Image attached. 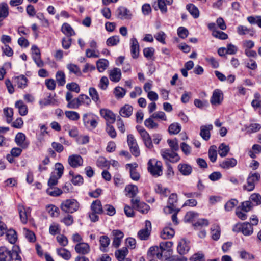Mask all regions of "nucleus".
<instances>
[{"instance_id": "4c0bfd02", "label": "nucleus", "mask_w": 261, "mask_h": 261, "mask_svg": "<svg viewBox=\"0 0 261 261\" xmlns=\"http://www.w3.org/2000/svg\"><path fill=\"white\" fill-rule=\"evenodd\" d=\"M108 65V61L105 59H99L96 63L97 68L100 72L104 71Z\"/></svg>"}, {"instance_id": "5fc2aeb1", "label": "nucleus", "mask_w": 261, "mask_h": 261, "mask_svg": "<svg viewBox=\"0 0 261 261\" xmlns=\"http://www.w3.org/2000/svg\"><path fill=\"white\" fill-rule=\"evenodd\" d=\"M249 201L254 202L255 205H258L261 203V195L258 193H253L250 196Z\"/></svg>"}, {"instance_id": "bb28decb", "label": "nucleus", "mask_w": 261, "mask_h": 261, "mask_svg": "<svg viewBox=\"0 0 261 261\" xmlns=\"http://www.w3.org/2000/svg\"><path fill=\"white\" fill-rule=\"evenodd\" d=\"M14 81L19 88L24 89L27 86L28 79L23 75L15 77Z\"/></svg>"}, {"instance_id": "13d9d810", "label": "nucleus", "mask_w": 261, "mask_h": 261, "mask_svg": "<svg viewBox=\"0 0 261 261\" xmlns=\"http://www.w3.org/2000/svg\"><path fill=\"white\" fill-rule=\"evenodd\" d=\"M4 113L7 118V122L10 123L12 121V117L13 115V110L12 108H6L4 109Z\"/></svg>"}, {"instance_id": "603ef678", "label": "nucleus", "mask_w": 261, "mask_h": 261, "mask_svg": "<svg viewBox=\"0 0 261 261\" xmlns=\"http://www.w3.org/2000/svg\"><path fill=\"white\" fill-rule=\"evenodd\" d=\"M89 94L92 99L95 101H99L100 98L97 91L95 88L90 87L89 89Z\"/></svg>"}, {"instance_id": "0eeeda50", "label": "nucleus", "mask_w": 261, "mask_h": 261, "mask_svg": "<svg viewBox=\"0 0 261 261\" xmlns=\"http://www.w3.org/2000/svg\"><path fill=\"white\" fill-rule=\"evenodd\" d=\"M127 143L133 155L136 157L139 156L140 150L137 141L133 135L129 134L127 136Z\"/></svg>"}, {"instance_id": "f03ea898", "label": "nucleus", "mask_w": 261, "mask_h": 261, "mask_svg": "<svg viewBox=\"0 0 261 261\" xmlns=\"http://www.w3.org/2000/svg\"><path fill=\"white\" fill-rule=\"evenodd\" d=\"M148 170L150 174L155 177L162 174V164L161 161L155 159H150L148 162Z\"/></svg>"}, {"instance_id": "1a4fd4ad", "label": "nucleus", "mask_w": 261, "mask_h": 261, "mask_svg": "<svg viewBox=\"0 0 261 261\" xmlns=\"http://www.w3.org/2000/svg\"><path fill=\"white\" fill-rule=\"evenodd\" d=\"M151 230V224L149 221H145V228L142 229L138 232V237L141 240H146L148 239Z\"/></svg>"}, {"instance_id": "cd10ccee", "label": "nucleus", "mask_w": 261, "mask_h": 261, "mask_svg": "<svg viewBox=\"0 0 261 261\" xmlns=\"http://www.w3.org/2000/svg\"><path fill=\"white\" fill-rule=\"evenodd\" d=\"M211 234L212 238L214 240H218L220 237L221 229L218 224H213L211 228Z\"/></svg>"}, {"instance_id": "09e8293b", "label": "nucleus", "mask_w": 261, "mask_h": 261, "mask_svg": "<svg viewBox=\"0 0 261 261\" xmlns=\"http://www.w3.org/2000/svg\"><path fill=\"white\" fill-rule=\"evenodd\" d=\"M47 193L52 196H58L61 195L63 191L58 188L52 187H48L46 190Z\"/></svg>"}, {"instance_id": "c9c22d12", "label": "nucleus", "mask_w": 261, "mask_h": 261, "mask_svg": "<svg viewBox=\"0 0 261 261\" xmlns=\"http://www.w3.org/2000/svg\"><path fill=\"white\" fill-rule=\"evenodd\" d=\"M7 239L12 244L15 243L17 240L16 232L13 229H9L6 232Z\"/></svg>"}, {"instance_id": "ddd939ff", "label": "nucleus", "mask_w": 261, "mask_h": 261, "mask_svg": "<svg viewBox=\"0 0 261 261\" xmlns=\"http://www.w3.org/2000/svg\"><path fill=\"white\" fill-rule=\"evenodd\" d=\"M68 162L71 167L77 168L82 165L83 160L79 154H72L68 157Z\"/></svg>"}, {"instance_id": "e2e57ef3", "label": "nucleus", "mask_w": 261, "mask_h": 261, "mask_svg": "<svg viewBox=\"0 0 261 261\" xmlns=\"http://www.w3.org/2000/svg\"><path fill=\"white\" fill-rule=\"evenodd\" d=\"M212 35L214 37L221 40H226L228 37L227 34L222 31H220L218 30L215 31L214 32H212Z\"/></svg>"}, {"instance_id": "f8f14e48", "label": "nucleus", "mask_w": 261, "mask_h": 261, "mask_svg": "<svg viewBox=\"0 0 261 261\" xmlns=\"http://www.w3.org/2000/svg\"><path fill=\"white\" fill-rule=\"evenodd\" d=\"M18 210L21 221L22 223L26 224L29 217L30 216V209L29 208L24 207L22 205H19L18 206Z\"/></svg>"}, {"instance_id": "7c9ffc66", "label": "nucleus", "mask_w": 261, "mask_h": 261, "mask_svg": "<svg viewBox=\"0 0 261 261\" xmlns=\"http://www.w3.org/2000/svg\"><path fill=\"white\" fill-rule=\"evenodd\" d=\"M141 136L146 147L151 149L153 147L152 142L149 134L147 132H143Z\"/></svg>"}, {"instance_id": "864d4df0", "label": "nucleus", "mask_w": 261, "mask_h": 261, "mask_svg": "<svg viewBox=\"0 0 261 261\" xmlns=\"http://www.w3.org/2000/svg\"><path fill=\"white\" fill-rule=\"evenodd\" d=\"M254 99L251 102V105L254 108H261L260 95L258 93H255L254 95Z\"/></svg>"}, {"instance_id": "ea45409f", "label": "nucleus", "mask_w": 261, "mask_h": 261, "mask_svg": "<svg viewBox=\"0 0 261 261\" xmlns=\"http://www.w3.org/2000/svg\"><path fill=\"white\" fill-rule=\"evenodd\" d=\"M125 191L127 195L129 197L134 198L138 193V187L135 185H129L126 187Z\"/></svg>"}, {"instance_id": "2eb2a0df", "label": "nucleus", "mask_w": 261, "mask_h": 261, "mask_svg": "<svg viewBox=\"0 0 261 261\" xmlns=\"http://www.w3.org/2000/svg\"><path fill=\"white\" fill-rule=\"evenodd\" d=\"M114 236L112 245L115 248H118L120 246L121 240L124 237L123 233L120 230H113L112 232Z\"/></svg>"}, {"instance_id": "b1692460", "label": "nucleus", "mask_w": 261, "mask_h": 261, "mask_svg": "<svg viewBox=\"0 0 261 261\" xmlns=\"http://www.w3.org/2000/svg\"><path fill=\"white\" fill-rule=\"evenodd\" d=\"M121 77V72L120 69L115 68L110 71V79L114 82H118L120 81Z\"/></svg>"}, {"instance_id": "a878e982", "label": "nucleus", "mask_w": 261, "mask_h": 261, "mask_svg": "<svg viewBox=\"0 0 261 261\" xmlns=\"http://www.w3.org/2000/svg\"><path fill=\"white\" fill-rule=\"evenodd\" d=\"M133 111V108L132 106L125 104L120 109L119 114L122 117H129L132 115Z\"/></svg>"}, {"instance_id": "4d7b16f0", "label": "nucleus", "mask_w": 261, "mask_h": 261, "mask_svg": "<svg viewBox=\"0 0 261 261\" xmlns=\"http://www.w3.org/2000/svg\"><path fill=\"white\" fill-rule=\"evenodd\" d=\"M152 118L155 119H159L162 121H166L167 117L165 113L163 111H158L151 114Z\"/></svg>"}, {"instance_id": "c756f323", "label": "nucleus", "mask_w": 261, "mask_h": 261, "mask_svg": "<svg viewBox=\"0 0 261 261\" xmlns=\"http://www.w3.org/2000/svg\"><path fill=\"white\" fill-rule=\"evenodd\" d=\"M178 169L181 174L185 176L190 175L192 171L191 166L187 164H179L178 165Z\"/></svg>"}, {"instance_id": "39448f33", "label": "nucleus", "mask_w": 261, "mask_h": 261, "mask_svg": "<svg viewBox=\"0 0 261 261\" xmlns=\"http://www.w3.org/2000/svg\"><path fill=\"white\" fill-rule=\"evenodd\" d=\"M175 151L172 150L165 149L162 150L161 155L164 159L167 160L166 162H169L170 161L175 163L180 160V157Z\"/></svg>"}, {"instance_id": "aec40b11", "label": "nucleus", "mask_w": 261, "mask_h": 261, "mask_svg": "<svg viewBox=\"0 0 261 261\" xmlns=\"http://www.w3.org/2000/svg\"><path fill=\"white\" fill-rule=\"evenodd\" d=\"M25 135L22 133H18L15 136V141L17 145L22 148H27L29 143L25 141Z\"/></svg>"}, {"instance_id": "338daca9", "label": "nucleus", "mask_w": 261, "mask_h": 261, "mask_svg": "<svg viewBox=\"0 0 261 261\" xmlns=\"http://www.w3.org/2000/svg\"><path fill=\"white\" fill-rule=\"evenodd\" d=\"M66 88L71 91L75 92L76 93L80 92V88L77 84L74 82L68 83L66 85Z\"/></svg>"}, {"instance_id": "3c124183", "label": "nucleus", "mask_w": 261, "mask_h": 261, "mask_svg": "<svg viewBox=\"0 0 261 261\" xmlns=\"http://www.w3.org/2000/svg\"><path fill=\"white\" fill-rule=\"evenodd\" d=\"M120 41L119 36L117 35L109 37L106 41L107 45L109 46L116 45Z\"/></svg>"}, {"instance_id": "bf43d9fd", "label": "nucleus", "mask_w": 261, "mask_h": 261, "mask_svg": "<svg viewBox=\"0 0 261 261\" xmlns=\"http://www.w3.org/2000/svg\"><path fill=\"white\" fill-rule=\"evenodd\" d=\"M65 114L68 118L71 120L76 121L80 118L79 114L74 111H67L65 112Z\"/></svg>"}, {"instance_id": "c85d7f7f", "label": "nucleus", "mask_w": 261, "mask_h": 261, "mask_svg": "<svg viewBox=\"0 0 261 261\" xmlns=\"http://www.w3.org/2000/svg\"><path fill=\"white\" fill-rule=\"evenodd\" d=\"M15 107L18 109V112L21 116H25L28 114L27 106L22 100H18L15 102Z\"/></svg>"}, {"instance_id": "680f3d73", "label": "nucleus", "mask_w": 261, "mask_h": 261, "mask_svg": "<svg viewBox=\"0 0 261 261\" xmlns=\"http://www.w3.org/2000/svg\"><path fill=\"white\" fill-rule=\"evenodd\" d=\"M99 242L100 247L105 250L110 244V239L107 236H102L100 237Z\"/></svg>"}, {"instance_id": "4468645a", "label": "nucleus", "mask_w": 261, "mask_h": 261, "mask_svg": "<svg viewBox=\"0 0 261 261\" xmlns=\"http://www.w3.org/2000/svg\"><path fill=\"white\" fill-rule=\"evenodd\" d=\"M130 53L133 58L137 59L139 55V44L135 38H133L130 41Z\"/></svg>"}, {"instance_id": "6e6d98bb", "label": "nucleus", "mask_w": 261, "mask_h": 261, "mask_svg": "<svg viewBox=\"0 0 261 261\" xmlns=\"http://www.w3.org/2000/svg\"><path fill=\"white\" fill-rule=\"evenodd\" d=\"M114 93L117 98H121L125 95L126 91L122 87H116L114 89Z\"/></svg>"}, {"instance_id": "dca6fc26", "label": "nucleus", "mask_w": 261, "mask_h": 261, "mask_svg": "<svg viewBox=\"0 0 261 261\" xmlns=\"http://www.w3.org/2000/svg\"><path fill=\"white\" fill-rule=\"evenodd\" d=\"M100 114L109 123H113L115 121V115L111 111L107 109H102L100 110Z\"/></svg>"}, {"instance_id": "473e14b6", "label": "nucleus", "mask_w": 261, "mask_h": 261, "mask_svg": "<svg viewBox=\"0 0 261 261\" xmlns=\"http://www.w3.org/2000/svg\"><path fill=\"white\" fill-rule=\"evenodd\" d=\"M128 249L126 247H123L121 249L116 251L115 254L119 261H123L128 254Z\"/></svg>"}, {"instance_id": "9b49d317", "label": "nucleus", "mask_w": 261, "mask_h": 261, "mask_svg": "<svg viewBox=\"0 0 261 261\" xmlns=\"http://www.w3.org/2000/svg\"><path fill=\"white\" fill-rule=\"evenodd\" d=\"M223 99V94L222 92L219 89H216L213 93L212 96L211 98V103L212 105H220Z\"/></svg>"}, {"instance_id": "412c9836", "label": "nucleus", "mask_w": 261, "mask_h": 261, "mask_svg": "<svg viewBox=\"0 0 261 261\" xmlns=\"http://www.w3.org/2000/svg\"><path fill=\"white\" fill-rule=\"evenodd\" d=\"M188 243L184 239L181 240L178 244L177 252L181 255L186 254L189 250Z\"/></svg>"}, {"instance_id": "774afa93", "label": "nucleus", "mask_w": 261, "mask_h": 261, "mask_svg": "<svg viewBox=\"0 0 261 261\" xmlns=\"http://www.w3.org/2000/svg\"><path fill=\"white\" fill-rule=\"evenodd\" d=\"M60 178V177H59V176L55 174V172L52 173L48 181V185L49 187H52L56 185L58 183V180Z\"/></svg>"}, {"instance_id": "20e7f679", "label": "nucleus", "mask_w": 261, "mask_h": 261, "mask_svg": "<svg viewBox=\"0 0 261 261\" xmlns=\"http://www.w3.org/2000/svg\"><path fill=\"white\" fill-rule=\"evenodd\" d=\"M235 232H242L245 236H250L253 232V228L249 223H238L233 228Z\"/></svg>"}, {"instance_id": "6ab92c4d", "label": "nucleus", "mask_w": 261, "mask_h": 261, "mask_svg": "<svg viewBox=\"0 0 261 261\" xmlns=\"http://www.w3.org/2000/svg\"><path fill=\"white\" fill-rule=\"evenodd\" d=\"M75 250L77 253L85 255L89 253L90 248L88 243L82 242L75 246Z\"/></svg>"}, {"instance_id": "7ed1b4c3", "label": "nucleus", "mask_w": 261, "mask_h": 261, "mask_svg": "<svg viewBox=\"0 0 261 261\" xmlns=\"http://www.w3.org/2000/svg\"><path fill=\"white\" fill-rule=\"evenodd\" d=\"M260 179V175L258 173H250L247 178L246 184L243 186V189L247 191H253L257 183Z\"/></svg>"}, {"instance_id": "9d476101", "label": "nucleus", "mask_w": 261, "mask_h": 261, "mask_svg": "<svg viewBox=\"0 0 261 261\" xmlns=\"http://www.w3.org/2000/svg\"><path fill=\"white\" fill-rule=\"evenodd\" d=\"M116 16L117 18L122 20L130 19L132 17V14L130 11L123 6L119 7L116 11Z\"/></svg>"}, {"instance_id": "a18cd8bd", "label": "nucleus", "mask_w": 261, "mask_h": 261, "mask_svg": "<svg viewBox=\"0 0 261 261\" xmlns=\"http://www.w3.org/2000/svg\"><path fill=\"white\" fill-rule=\"evenodd\" d=\"M57 252L59 255L66 260H69L71 256L70 252L65 248L57 249Z\"/></svg>"}, {"instance_id": "69168bd1", "label": "nucleus", "mask_w": 261, "mask_h": 261, "mask_svg": "<svg viewBox=\"0 0 261 261\" xmlns=\"http://www.w3.org/2000/svg\"><path fill=\"white\" fill-rule=\"evenodd\" d=\"M154 49L153 47H146L143 50L144 56L148 59H151L154 55Z\"/></svg>"}, {"instance_id": "052dcab7", "label": "nucleus", "mask_w": 261, "mask_h": 261, "mask_svg": "<svg viewBox=\"0 0 261 261\" xmlns=\"http://www.w3.org/2000/svg\"><path fill=\"white\" fill-rule=\"evenodd\" d=\"M155 191L157 193L162 194L165 196H167L170 193V191L168 188H164L161 185H158L156 186Z\"/></svg>"}, {"instance_id": "49530a36", "label": "nucleus", "mask_w": 261, "mask_h": 261, "mask_svg": "<svg viewBox=\"0 0 261 261\" xmlns=\"http://www.w3.org/2000/svg\"><path fill=\"white\" fill-rule=\"evenodd\" d=\"M217 147L215 145L211 146L208 150V157L212 162H215L217 160Z\"/></svg>"}, {"instance_id": "72a5a7b5", "label": "nucleus", "mask_w": 261, "mask_h": 261, "mask_svg": "<svg viewBox=\"0 0 261 261\" xmlns=\"http://www.w3.org/2000/svg\"><path fill=\"white\" fill-rule=\"evenodd\" d=\"M91 210L92 212L97 214H101L103 211L101 202L98 200H96L92 203L91 205Z\"/></svg>"}, {"instance_id": "79ce46f5", "label": "nucleus", "mask_w": 261, "mask_h": 261, "mask_svg": "<svg viewBox=\"0 0 261 261\" xmlns=\"http://www.w3.org/2000/svg\"><path fill=\"white\" fill-rule=\"evenodd\" d=\"M56 79L59 86H62L66 83L65 75L62 71H58L56 73Z\"/></svg>"}, {"instance_id": "5701e85b", "label": "nucleus", "mask_w": 261, "mask_h": 261, "mask_svg": "<svg viewBox=\"0 0 261 261\" xmlns=\"http://www.w3.org/2000/svg\"><path fill=\"white\" fill-rule=\"evenodd\" d=\"M0 257L4 258L5 261H11L12 259V253L5 246L0 247Z\"/></svg>"}, {"instance_id": "4be33fe9", "label": "nucleus", "mask_w": 261, "mask_h": 261, "mask_svg": "<svg viewBox=\"0 0 261 261\" xmlns=\"http://www.w3.org/2000/svg\"><path fill=\"white\" fill-rule=\"evenodd\" d=\"M237 164V161L235 159L233 158H228L221 162L220 163V166L224 169H228L235 167Z\"/></svg>"}, {"instance_id": "423d86ee", "label": "nucleus", "mask_w": 261, "mask_h": 261, "mask_svg": "<svg viewBox=\"0 0 261 261\" xmlns=\"http://www.w3.org/2000/svg\"><path fill=\"white\" fill-rule=\"evenodd\" d=\"M131 203L134 208H136L142 214H146L149 210V205L143 202H140L138 198H133Z\"/></svg>"}, {"instance_id": "8fccbe9b", "label": "nucleus", "mask_w": 261, "mask_h": 261, "mask_svg": "<svg viewBox=\"0 0 261 261\" xmlns=\"http://www.w3.org/2000/svg\"><path fill=\"white\" fill-rule=\"evenodd\" d=\"M181 130V126L178 123H173L171 124L169 128V133L170 134H177Z\"/></svg>"}, {"instance_id": "2f4dec72", "label": "nucleus", "mask_w": 261, "mask_h": 261, "mask_svg": "<svg viewBox=\"0 0 261 261\" xmlns=\"http://www.w3.org/2000/svg\"><path fill=\"white\" fill-rule=\"evenodd\" d=\"M175 234L174 230L169 227H165L161 233V237L163 239H169L173 237Z\"/></svg>"}, {"instance_id": "de8ad7c7", "label": "nucleus", "mask_w": 261, "mask_h": 261, "mask_svg": "<svg viewBox=\"0 0 261 261\" xmlns=\"http://www.w3.org/2000/svg\"><path fill=\"white\" fill-rule=\"evenodd\" d=\"M173 246V243L171 241H165L161 242L159 244V247L163 253L164 251L170 252L171 250V247Z\"/></svg>"}, {"instance_id": "f257e3e1", "label": "nucleus", "mask_w": 261, "mask_h": 261, "mask_svg": "<svg viewBox=\"0 0 261 261\" xmlns=\"http://www.w3.org/2000/svg\"><path fill=\"white\" fill-rule=\"evenodd\" d=\"M60 207L65 213H73L78 211L80 204L75 199H66L62 202Z\"/></svg>"}, {"instance_id": "393cba45", "label": "nucleus", "mask_w": 261, "mask_h": 261, "mask_svg": "<svg viewBox=\"0 0 261 261\" xmlns=\"http://www.w3.org/2000/svg\"><path fill=\"white\" fill-rule=\"evenodd\" d=\"M127 167H129V172L131 178L135 181H138L140 177V174L136 171V168L137 166L136 164H128Z\"/></svg>"}, {"instance_id": "a211bd4d", "label": "nucleus", "mask_w": 261, "mask_h": 261, "mask_svg": "<svg viewBox=\"0 0 261 261\" xmlns=\"http://www.w3.org/2000/svg\"><path fill=\"white\" fill-rule=\"evenodd\" d=\"M213 126L212 124L202 125L200 127V136L203 140L207 141L211 137L210 130H212Z\"/></svg>"}, {"instance_id": "c03bdc74", "label": "nucleus", "mask_w": 261, "mask_h": 261, "mask_svg": "<svg viewBox=\"0 0 261 261\" xmlns=\"http://www.w3.org/2000/svg\"><path fill=\"white\" fill-rule=\"evenodd\" d=\"M67 68L70 73H74L77 76H81L82 75V72L80 68L74 64L70 63L67 64Z\"/></svg>"}, {"instance_id": "6e6552de", "label": "nucleus", "mask_w": 261, "mask_h": 261, "mask_svg": "<svg viewBox=\"0 0 261 261\" xmlns=\"http://www.w3.org/2000/svg\"><path fill=\"white\" fill-rule=\"evenodd\" d=\"M163 256V253L159 246H153L149 249L147 252L148 259H161Z\"/></svg>"}, {"instance_id": "58836bf2", "label": "nucleus", "mask_w": 261, "mask_h": 261, "mask_svg": "<svg viewBox=\"0 0 261 261\" xmlns=\"http://www.w3.org/2000/svg\"><path fill=\"white\" fill-rule=\"evenodd\" d=\"M230 150V148L228 145L225 143H221L218 148V153L220 156L223 158L225 157Z\"/></svg>"}, {"instance_id": "f704fd0d", "label": "nucleus", "mask_w": 261, "mask_h": 261, "mask_svg": "<svg viewBox=\"0 0 261 261\" xmlns=\"http://www.w3.org/2000/svg\"><path fill=\"white\" fill-rule=\"evenodd\" d=\"M154 118H152L151 115L149 118L144 121L145 126L150 129H156L159 127V124L154 121Z\"/></svg>"}, {"instance_id": "e433bc0d", "label": "nucleus", "mask_w": 261, "mask_h": 261, "mask_svg": "<svg viewBox=\"0 0 261 261\" xmlns=\"http://www.w3.org/2000/svg\"><path fill=\"white\" fill-rule=\"evenodd\" d=\"M9 14V8L7 4L2 3L0 4V19L3 20L6 18Z\"/></svg>"}, {"instance_id": "37998d69", "label": "nucleus", "mask_w": 261, "mask_h": 261, "mask_svg": "<svg viewBox=\"0 0 261 261\" xmlns=\"http://www.w3.org/2000/svg\"><path fill=\"white\" fill-rule=\"evenodd\" d=\"M187 9L189 13L195 18H197L199 16V12L198 8L193 4H189L187 5Z\"/></svg>"}, {"instance_id": "0e129e2a", "label": "nucleus", "mask_w": 261, "mask_h": 261, "mask_svg": "<svg viewBox=\"0 0 261 261\" xmlns=\"http://www.w3.org/2000/svg\"><path fill=\"white\" fill-rule=\"evenodd\" d=\"M190 261H205L204 255L201 252L194 254L190 258Z\"/></svg>"}, {"instance_id": "f3484780", "label": "nucleus", "mask_w": 261, "mask_h": 261, "mask_svg": "<svg viewBox=\"0 0 261 261\" xmlns=\"http://www.w3.org/2000/svg\"><path fill=\"white\" fill-rule=\"evenodd\" d=\"M83 119L86 126H88L90 124L92 128H95L97 125V121L92 115L85 114L83 115Z\"/></svg>"}, {"instance_id": "a19ab883", "label": "nucleus", "mask_w": 261, "mask_h": 261, "mask_svg": "<svg viewBox=\"0 0 261 261\" xmlns=\"http://www.w3.org/2000/svg\"><path fill=\"white\" fill-rule=\"evenodd\" d=\"M61 31L68 37H70L74 34V32L71 27L67 23H64L62 25Z\"/></svg>"}]
</instances>
